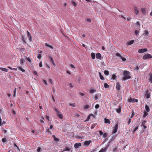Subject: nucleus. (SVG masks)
Returning <instances> with one entry per match:
<instances>
[{
    "label": "nucleus",
    "mask_w": 152,
    "mask_h": 152,
    "mask_svg": "<svg viewBox=\"0 0 152 152\" xmlns=\"http://www.w3.org/2000/svg\"><path fill=\"white\" fill-rule=\"evenodd\" d=\"M130 74L129 72L125 71L124 72V76L123 77V80H126L130 79L131 78V76L129 75Z\"/></svg>",
    "instance_id": "1"
},
{
    "label": "nucleus",
    "mask_w": 152,
    "mask_h": 152,
    "mask_svg": "<svg viewBox=\"0 0 152 152\" xmlns=\"http://www.w3.org/2000/svg\"><path fill=\"white\" fill-rule=\"evenodd\" d=\"M131 119V118L128 119V124H129L130 123Z\"/></svg>",
    "instance_id": "55"
},
{
    "label": "nucleus",
    "mask_w": 152,
    "mask_h": 152,
    "mask_svg": "<svg viewBox=\"0 0 152 152\" xmlns=\"http://www.w3.org/2000/svg\"><path fill=\"white\" fill-rule=\"evenodd\" d=\"M90 107V106L88 105H86L84 107V109H87L89 108Z\"/></svg>",
    "instance_id": "29"
},
{
    "label": "nucleus",
    "mask_w": 152,
    "mask_h": 152,
    "mask_svg": "<svg viewBox=\"0 0 152 152\" xmlns=\"http://www.w3.org/2000/svg\"><path fill=\"white\" fill-rule=\"evenodd\" d=\"M18 68L23 72H24L25 71V70L22 69L21 66H18Z\"/></svg>",
    "instance_id": "30"
},
{
    "label": "nucleus",
    "mask_w": 152,
    "mask_h": 152,
    "mask_svg": "<svg viewBox=\"0 0 152 152\" xmlns=\"http://www.w3.org/2000/svg\"><path fill=\"white\" fill-rule=\"evenodd\" d=\"M69 85L70 86L71 88H73V86L72 85V84L71 83H69Z\"/></svg>",
    "instance_id": "64"
},
{
    "label": "nucleus",
    "mask_w": 152,
    "mask_h": 152,
    "mask_svg": "<svg viewBox=\"0 0 152 152\" xmlns=\"http://www.w3.org/2000/svg\"><path fill=\"white\" fill-rule=\"evenodd\" d=\"M0 69L1 70L3 71H5V72H8V70H9L8 69H6V68H2V67L0 68Z\"/></svg>",
    "instance_id": "19"
},
{
    "label": "nucleus",
    "mask_w": 152,
    "mask_h": 152,
    "mask_svg": "<svg viewBox=\"0 0 152 152\" xmlns=\"http://www.w3.org/2000/svg\"><path fill=\"white\" fill-rule=\"evenodd\" d=\"M121 86L119 83H116V88L118 90H119L120 89Z\"/></svg>",
    "instance_id": "14"
},
{
    "label": "nucleus",
    "mask_w": 152,
    "mask_h": 152,
    "mask_svg": "<svg viewBox=\"0 0 152 152\" xmlns=\"http://www.w3.org/2000/svg\"><path fill=\"white\" fill-rule=\"evenodd\" d=\"M106 150V148H102L99 151V152H104Z\"/></svg>",
    "instance_id": "27"
},
{
    "label": "nucleus",
    "mask_w": 152,
    "mask_h": 152,
    "mask_svg": "<svg viewBox=\"0 0 152 152\" xmlns=\"http://www.w3.org/2000/svg\"><path fill=\"white\" fill-rule=\"evenodd\" d=\"M142 13L144 15H145L146 14V9L145 8H142L141 10Z\"/></svg>",
    "instance_id": "13"
},
{
    "label": "nucleus",
    "mask_w": 152,
    "mask_h": 152,
    "mask_svg": "<svg viewBox=\"0 0 152 152\" xmlns=\"http://www.w3.org/2000/svg\"><path fill=\"white\" fill-rule=\"evenodd\" d=\"M33 73L35 75L38 76V74L37 72L36 71H34L33 72Z\"/></svg>",
    "instance_id": "57"
},
{
    "label": "nucleus",
    "mask_w": 152,
    "mask_h": 152,
    "mask_svg": "<svg viewBox=\"0 0 152 152\" xmlns=\"http://www.w3.org/2000/svg\"><path fill=\"white\" fill-rule=\"evenodd\" d=\"M22 40L23 43L24 44L26 45V41L25 39H22Z\"/></svg>",
    "instance_id": "49"
},
{
    "label": "nucleus",
    "mask_w": 152,
    "mask_h": 152,
    "mask_svg": "<svg viewBox=\"0 0 152 152\" xmlns=\"http://www.w3.org/2000/svg\"><path fill=\"white\" fill-rule=\"evenodd\" d=\"M42 57V55L41 54H39L37 56V58L39 59L41 58Z\"/></svg>",
    "instance_id": "46"
},
{
    "label": "nucleus",
    "mask_w": 152,
    "mask_h": 152,
    "mask_svg": "<svg viewBox=\"0 0 152 152\" xmlns=\"http://www.w3.org/2000/svg\"><path fill=\"white\" fill-rule=\"evenodd\" d=\"M104 73L105 75H109V72L107 70H105L104 71Z\"/></svg>",
    "instance_id": "26"
},
{
    "label": "nucleus",
    "mask_w": 152,
    "mask_h": 152,
    "mask_svg": "<svg viewBox=\"0 0 152 152\" xmlns=\"http://www.w3.org/2000/svg\"><path fill=\"white\" fill-rule=\"evenodd\" d=\"M49 82L50 83H51L52 85H53V82L52 80L51 79H49Z\"/></svg>",
    "instance_id": "58"
},
{
    "label": "nucleus",
    "mask_w": 152,
    "mask_h": 152,
    "mask_svg": "<svg viewBox=\"0 0 152 152\" xmlns=\"http://www.w3.org/2000/svg\"><path fill=\"white\" fill-rule=\"evenodd\" d=\"M25 60L23 59H22L20 60V63H24Z\"/></svg>",
    "instance_id": "62"
},
{
    "label": "nucleus",
    "mask_w": 152,
    "mask_h": 152,
    "mask_svg": "<svg viewBox=\"0 0 152 152\" xmlns=\"http://www.w3.org/2000/svg\"><path fill=\"white\" fill-rule=\"evenodd\" d=\"M41 148L40 147H38V148L37 149V151L38 152H40L41 151Z\"/></svg>",
    "instance_id": "47"
},
{
    "label": "nucleus",
    "mask_w": 152,
    "mask_h": 152,
    "mask_svg": "<svg viewBox=\"0 0 152 152\" xmlns=\"http://www.w3.org/2000/svg\"><path fill=\"white\" fill-rule=\"evenodd\" d=\"M45 45L47 47H49L51 49H53V48L52 46L49 45L48 44H47V43H45Z\"/></svg>",
    "instance_id": "23"
},
{
    "label": "nucleus",
    "mask_w": 152,
    "mask_h": 152,
    "mask_svg": "<svg viewBox=\"0 0 152 152\" xmlns=\"http://www.w3.org/2000/svg\"><path fill=\"white\" fill-rule=\"evenodd\" d=\"M146 123V121L145 120L143 121L142 122V126H143L144 125H145V124Z\"/></svg>",
    "instance_id": "39"
},
{
    "label": "nucleus",
    "mask_w": 152,
    "mask_h": 152,
    "mask_svg": "<svg viewBox=\"0 0 152 152\" xmlns=\"http://www.w3.org/2000/svg\"><path fill=\"white\" fill-rule=\"evenodd\" d=\"M71 148H72L71 147H69V148L66 147L64 149V151H70L71 150Z\"/></svg>",
    "instance_id": "20"
},
{
    "label": "nucleus",
    "mask_w": 152,
    "mask_h": 152,
    "mask_svg": "<svg viewBox=\"0 0 152 152\" xmlns=\"http://www.w3.org/2000/svg\"><path fill=\"white\" fill-rule=\"evenodd\" d=\"M81 145V144L80 143H76L74 145V147L75 148H77Z\"/></svg>",
    "instance_id": "12"
},
{
    "label": "nucleus",
    "mask_w": 152,
    "mask_h": 152,
    "mask_svg": "<svg viewBox=\"0 0 152 152\" xmlns=\"http://www.w3.org/2000/svg\"><path fill=\"white\" fill-rule=\"evenodd\" d=\"M104 123H105L109 124L110 123V122L109 119H107L106 118H104Z\"/></svg>",
    "instance_id": "17"
},
{
    "label": "nucleus",
    "mask_w": 152,
    "mask_h": 152,
    "mask_svg": "<svg viewBox=\"0 0 152 152\" xmlns=\"http://www.w3.org/2000/svg\"><path fill=\"white\" fill-rule=\"evenodd\" d=\"M48 57L50 59V62L52 63L53 65L54 66H55L56 64L54 62V61L52 58L51 56H49Z\"/></svg>",
    "instance_id": "11"
},
{
    "label": "nucleus",
    "mask_w": 152,
    "mask_h": 152,
    "mask_svg": "<svg viewBox=\"0 0 152 152\" xmlns=\"http://www.w3.org/2000/svg\"><path fill=\"white\" fill-rule=\"evenodd\" d=\"M96 91V89H91L90 90V92L91 93H93Z\"/></svg>",
    "instance_id": "33"
},
{
    "label": "nucleus",
    "mask_w": 152,
    "mask_h": 152,
    "mask_svg": "<svg viewBox=\"0 0 152 152\" xmlns=\"http://www.w3.org/2000/svg\"><path fill=\"white\" fill-rule=\"evenodd\" d=\"M100 78L101 80H104V77L102 75H101L100 76Z\"/></svg>",
    "instance_id": "42"
},
{
    "label": "nucleus",
    "mask_w": 152,
    "mask_h": 152,
    "mask_svg": "<svg viewBox=\"0 0 152 152\" xmlns=\"http://www.w3.org/2000/svg\"><path fill=\"white\" fill-rule=\"evenodd\" d=\"M147 51V49L146 48H142L138 50V52L139 53H144Z\"/></svg>",
    "instance_id": "6"
},
{
    "label": "nucleus",
    "mask_w": 152,
    "mask_h": 152,
    "mask_svg": "<svg viewBox=\"0 0 152 152\" xmlns=\"http://www.w3.org/2000/svg\"><path fill=\"white\" fill-rule=\"evenodd\" d=\"M91 56L92 58L94 59L95 58V55L94 53H91Z\"/></svg>",
    "instance_id": "18"
},
{
    "label": "nucleus",
    "mask_w": 152,
    "mask_h": 152,
    "mask_svg": "<svg viewBox=\"0 0 152 152\" xmlns=\"http://www.w3.org/2000/svg\"><path fill=\"white\" fill-rule=\"evenodd\" d=\"M70 66L71 68H75V67L72 64H71L70 65Z\"/></svg>",
    "instance_id": "59"
},
{
    "label": "nucleus",
    "mask_w": 152,
    "mask_h": 152,
    "mask_svg": "<svg viewBox=\"0 0 152 152\" xmlns=\"http://www.w3.org/2000/svg\"><path fill=\"white\" fill-rule=\"evenodd\" d=\"M43 83H44L46 85H48V83H47V81L45 80H43Z\"/></svg>",
    "instance_id": "56"
},
{
    "label": "nucleus",
    "mask_w": 152,
    "mask_h": 152,
    "mask_svg": "<svg viewBox=\"0 0 152 152\" xmlns=\"http://www.w3.org/2000/svg\"><path fill=\"white\" fill-rule=\"evenodd\" d=\"M123 61H125L126 60V59L125 58L123 57L122 56L120 58Z\"/></svg>",
    "instance_id": "45"
},
{
    "label": "nucleus",
    "mask_w": 152,
    "mask_h": 152,
    "mask_svg": "<svg viewBox=\"0 0 152 152\" xmlns=\"http://www.w3.org/2000/svg\"><path fill=\"white\" fill-rule=\"evenodd\" d=\"M115 55L117 56H119L120 58L122 56L119 53H116Z\"/></svg>",
    "instance_id": "44"
},
{
    "label": "nucleus",
    "mask_w": 152,
    "mask_h": 152,
    "mask_svg": "<svg viewBox=\"0 0 152 152\" xmlns=\"http://www.w3.org/2000/svg\"><path fill=\"white\" fill-rule=\"evenodd\" d=\"M1 140L3 142H6V139L4 138H2Z\"/></svg>",
    "instance_id": "43"
},
{
    "label": "nucleus",
    "mask_w": 152,
    "mask_h": 152,
    "mask_svg": "<svg viewBox=\"0 0 152 152\" xmlns=\"http://www.w3.org/2000/svg\"><path fill=\"white\" fill-rule=\"evenodd\" d=\"M117 77L116 75L113 74L112 76V79L113 80H115Z\"/></svg>",
    "instance_id": "24"
},
{
    "label": "nucleus",
    "mask_w": 152,
    "mask_h": 152,
    "mask_svg": "<svg viewBox=\"0 0 152 152\" xmlns=\"http://www.w3.org/2000/svg\"><path fill=\"white\" fill-rule=\"evenodd\" d=\"M107 136V134L106 133H104L103 134V137H106Z\"/></svg>",
    "instance_id": "34"
},
{
    "label": "nucleus",
    "mask_w": 152,
    "mask_h": 152,
    "mask_svg": "<svg viewBox=\"0 0 152 152\" xmlns=\"http://www.w3.org/2000/svg\"><path fill=\"white\" fill-rule=\"evenodd\" d=\"M144 33L143 34V35L147 36L148 35V34H149L148 31V30H145L144 31Z\"/></svg>",
    "instance_id": "15"
},
{
    "label": "nucleus",
    "mask_w": 152,
    "mask_h": 152,
    "mask_svg": "<svg viewBox=\"0 0 152 152\" xmlns=\"http://www.w3.org/2000/svg\"><path fill=\"white\" fill-rule=\"evenodd\" d=\"M99 134L100 135H103V132H102L101 130H100V131H99Z\"/></svg>",
    "instance_id": "61"
},
{
    "label": "nucleus",
    "mask_w": 152,
    "mask_h": 152,
    "mask_svg": "<svg viewBox=\"0 0 152 152\" xmlns=\"http://www.w3.org/2000/svg\"><path fill=\"white\" fill-rule=\"evenodd\" d=\"M136 25L137 26H138L139 27L140 26V23L139 21H137L136 23Z\"/></svg>",
    "instance_id": "51"
},
{
    "label": "nucleus",
    "mask_w": 152,
    "mask_h": 152,
    "mask_svg": "<svg viewBox=\"0 0 152 152\" xmlns=\"http://www.w3.org/2000/svg\"><path fill=\"white\" fill-rule=\"evenodd\" d=\"M150 95L149 93L147 95V98H150Z\"/></svg>",
    "instance_id": "63"
},
{
    "label": "nucleus",
    "mask_w": 152,
    "mask_h": 152,
    "mask_svg": "<svg viewBox=\"0 0 152 152\" xmlns=\"http://www.w3.org/2000/svg\"><path fill=\"white\" fill-rule=\"evenodd\" d=\"M118 124H117L115 125V126L114 127V130L113 131V134H115L117 132V130H118Z\"/></svg>",
    "instance_id": "9"
},
{
    "label": "nucleus",
    "mask_w": 152,
    "mask_h": 152,
    "mask_svg": "<svg viewBox=\"0 0 152 152\" xmlns=\"http://www.w3.org/2000/svg\"><path fill=\"white\" fill-rule=\"evenodd\" d=\"M121 107H120L119 108H118L117 110V112L118 113H120L121 111Z\"/></svg>",
    "instance_id": "40"
},
{
    "label": "nucleus",
    "mask_w": 152,
    "mask_h": 152,
    "mask_svg": "<svg viewBox=\"0 0 152 152\" xmlns=\"http://www.w3.org/2000/svg\"><path fill=\"white\" fill-rule=\"evenodd\" d=\"M16 88H15V89H14V91H13V92H14V95H13V96H15V94H16Z\"/></svg>",
    "instance_id": "52"
},
{
    "label": "nucleus",
    "mask_w": 152,
    "mask_h": 152,
    "mask_svg": "<svg viewBox=\"0 0 152 152\" xmlns=\"http://www.w3.org/2000/svg\"><path fill=\"white\" fill-rule=\"evenodd\" d=\"M134 40H132L129 42V45H131L134 42Z\"/></svg>",
    "instance_id": "36"
},
{
    "label": "nucleus",
    "mask_w": 152,
    "mask_h": 152,
    "mask_svg": "<svg viewBox=\"0 0 152 152\" xmlns=\"http://www.w3.org/2000/svg\"><path fill=\"white\" fill-rule=\"evenodd\" d=\"M152 58V56L149 53H147L145 55L142 57L143 60H146L148 58Z\"/></svg>",
    "instance_id": "2"
},
{
    "label": "nucleus",
    "mask_w": 152,
    "mask_h": 152,
    "mask_svg": "<svg viewBox=\"0 0 152 152\" xmlns=\"http://www.w3.org/2000/svg\"><path fill=\"white\" fill-rule=\"evenodd\" d=\"M149 80L150 82L152 83V74H149Z\"/></svg>",
    "instance_id": "16"
},
{
    "label": "nucleus",
    "mask_w": 152,
    "mask_h": 152,
    "mask_svg": "<svg viewBox=\"0 0 152 152\" xmlns=\"http://www.w3.org/2000/svg\"><path fill=\"white\" fill-rule=\"evenodd\" d=\"M93 115L92 114H90L88 116V117L87 118V119L86 120H85V121H88L90 119L91 115Z\"/></svg>",
    "instance_id": "31"
},
{
    "label": "nucleus",
    "mask_w": 152,
    "mask_h": 152,
    "mask_svg": "<svg viewBox=\"0 0 152 152\" xmlns=\"http://www.w3.org/2000/svg\"><path fill=\"white\" fill-rule=\"evenodd\" d=\"M138 128V126H137V127L135 128L134 130L133 131V133L134 134L136 130H137Z\"/></svg>",
    "instance_id": "38"
},
{
    "label": "nucleus",
    "mask_w": 152,
    "mask_h": 152,
    "mask_svg": "<svg viewBox=\"0 0 152 152\" xmlns=\"http://www.w3.org/2000/svg\"><path fill=\"white\" fill-rule=\"evenodd\" d=\"M128 102L131 103H134V102H137L138 101L137 99L134 98H132L131 97H129L127 99Z\"/></svg>",
    "instance_id": "3"
},
{
    "label": "nucleus",
    "mask_w": 152,
    "mask_h": 152,
    "mask_svg": "<svg viewBox=\"0 0 152 152\" xmlns=\"http://www.w3.org/2000/svg\"><path fill=\"white\" fill-rule=\"evenodd\" d=\"M55 110L57 113L58 116L60 119H63V116L62 114L60 113V112L56 108Z\"/></svg>",
    "instance_id": "4"
},
{
    "label": "nucleus",
    "mask_w": 152,
    "mask_h": 152,
    "mask_svg": "<svg viewBox=\"0 0 152 152\" xmlns=\"http://www.w3.org/2000/svg\"><path fill=\"white\" fill-rule=\"evenodd\" d=\"M96 124H92L91 127V129H93L95 127Z\"/></svg>",
    "instance_id": "41"
},
{
    "label": "nucleus",
    "mask_w": 152,
    "mask_h": 152,
    "mask_svg": "<svg viewBox=\"0 0 152 152\" xmlns=\"http://www.w3.org/2000/svg\"><path fill=\"white\" fill-rule=\"evenodd\" d=\"M99 97V96L97 94H95L94 96L95 99L96 100L98 99Z\"/></svg>",
    "instance_id": "32"
},
{
    "label": "nucleus",
    "mask_w": 152,
    "mask_h": 152,
    "mask_svg": "<svg viewBox=\"0 0 152 152\" xmlns=\"http://www.w3.org/2000/svg\"><path fill=\"white\" fill-rule=\"evenodd\" d=\"M104 86L105 88H109V86L106 83H105L104 84Z\"/></svg>",
    "instance_id": "28"
},
{
    "label": "nucleus",
    "mask_w": 152,
    "mask_h": 152,
    "mask_svg": "<svg viewBox=\"0 0 152 152\" xmlns=\"http://www.w3.org/2000/svg\"><path fill=\"white\" fill-rule=\"evenodd\" d=\"M99 107V104H97L95 106V108L96 109H98Z\"/></svg>",
    "instance_id": "48"
},
{
    "label": "nucleus",
    "mask_w": 152,
    "mask_h": 152,
    "mask_svg": "<svg viewBox=\"0 0 152 152\" xmlns=\"http://www.w3.org/2000/svg\"><path fill=\"white\" fill-rule=\"evenodd\" d=\"M52 137L55 141H58L59 140V139L58 138H56L54 135H53Z\"/></svg>",
    "instance_id": "25"
},
{
    "label": "nucleus",
    "mask_w": 152,
    "mask_h": 152,
    "mask_svg": "<svg viewBox=\"0 0 152 152\" xmlns=\"http://www.w3.org/2000/svg\"><path fill=\"white\" fill-rule=\"evenodd\" d=\"M2 129L4 134H6L7 133V131L4 128H2Z\"/></svg>",
    "instance_id": "37"
},
{
    "label": "nucleus",
    "mask_w": 152,
    "mask_h": 152,
    "mask_svg": "<svg viewBox=\"0 0 152 152\" xmlns=\"http://www.w3.org/2000/svg\"><path fill=\"white\" fill-rule=\"evenodd\" d=\"M71 3L72 4L74 5L75 7H76L77 6V4L76 3H75L74 1H71Z\"/></svg>",
    "instance_id": "22"
},
{
    "label": "nucleus",
    "mask_w": 152,
    "mask_h": 152,
    "mask_svg": "<svg viewBox=\"0 0 152 152\" xmlns=\"http://www.w3.org/2000/svg\"><path fill=\"white\" fill-rule=\"evenodd\" d=\"M139 32V31L137 30H135V35H137L138 33Z\"/></svg>",
    "instance_id": "54"
},
{
    "label": "nucleus",
    "mask_w": 152,
    "mask_h": 152,
    "mask_svg": "<svg viewBox=\"0 0 152 152\" xmlns=\"http://www.w3.org/2000/svg\"><path fill=\"white\" fill-rule=\"evenodd\" d=\"M145 109L146 110L147 112H149L150 111V109L149 108V107L147 105H146L145 106Z\"/></svg>",
    "instance_id": "21"
},
{
    "label": "nucleus",
    "mask_w": 152,
    "mask_h": 152,
    "mask_svg": "<svg viewBox=\"0 0 152 152\" xmlns=\"http://www.w3.org/2000/svg\"><path fill=\"white\" fill-rule=\"evenodd\" d=\"M39 66L40 67H42V61H41L39 63Z\"/></svg>",
    "instance_id": "60"
},
{
    "label": "nucleus",
    "mask_w": 152,
    "mask_h": 152,
    "mask_svg": "<svg viewBox=\"0 0 152 152\" xmlns=\"http://www.w3.org/2000/svg\"><path fill=\"white\" fill-rule=\"evenodd\" d=\"M148 113L147 112H145L143 115V117H146L148 115Z\"/></svg>",
    "instance_id": "53"
},
{
    "label": "nucleus",
    "mask_w": 152,
    "mask_h": 152,
    "mask_svg": "<svg viewBox=\"0 0 152 152\" xmlns=\"http://www.w3.org/2000/svg\"><path fill=\"white\" fill-rule=\"evenodd\" d=\"M69 105V106L74 107H75V103H70Z\"/></svg>",
    "instance_id": "35"
},
{
    "label": "nucleus",
    "mask_w": 152,
    "mask_h": 152,
    "mask_svg": "<svg viewBox=\"0 0 152 152\" xmlns=\"http://www.w3.org/2000/svg\"><path fill=\"white\" fill-rule=\"evenodd\" d=\"M27 36L29 39V41L30 42L32 41V37L30 32L27 31Z\"/></svg>",
    "instance_id": "8"
},
{
    "label": "nucleus",
    "mask_w": 152,
    "mask_h": 152,
    "mask_svg": "<svg viewBox=\"0 0 152 152\" xmlns=\"http://www.w3.org/2000/svg\"><path fill=\"white\" fill-rule=\"evenodd\" d=\"M134 12L136 15H138L139 14V11L138 7H134Z\"/></svg>",
    "instance_id": "7"
},
{
    "label": "nucleus",
    "mask_w": 152,
    "mask_h": 152,
    "mask_svg": "<svg viewBox=\"0 0 152 152\" xmlns=\"http://www.w3.org/2000/svg\"><path fill=\"white\" fill-rule=\"evenodd\" d=\"M92 142L91 140L89 141H85L84 142V145L86 147H88L90 144Z\"/></svg>",
    "instance_id": "5"
},
{
    "label": "nucleus",
    "mask_w": 152,
    "mask_h": 152,
    "mask_svg": "<svg viewBox=\"0 0 152 152\" xmlns=\"http://www.w3.org/2000/svg\"><path fill=\"white\" fill-rule=\"evenodd\" d=\"M96 58L99 59L101 60L102 58V56L100 53H97L96 54Z\"/></svg>",
    "instance_id": "10"
},
{
    "label": "nucleus",
    "mask_w": 152,
    "mask_h": 152,
    "mask_svg": "<svg viewBox=\"0 0 152 152\" xmlns=\"http://www.w3.org/2000/svg\"><path fill=\"white\" fill-rule=\"evenodd\" d=\"M26 60L28 61L30 63L31 62V61L30 59L29 58H26Z\"/></svg>",
    "instance_id": "50"
}]
</instances>
